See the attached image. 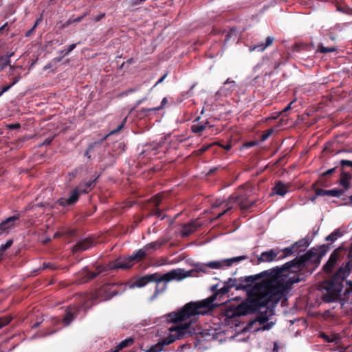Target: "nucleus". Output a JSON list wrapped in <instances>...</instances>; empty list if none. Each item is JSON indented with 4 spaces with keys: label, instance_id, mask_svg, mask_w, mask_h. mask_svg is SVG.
Listing matches in <instances>:
<instances>
[{
    "label": "nucleus",
    "instance_id": "nucleus-1",
    "mask_svg": "<svg viewBox=\"0 0 352 352\" xmlns=\"http://www.w3.org/2000/svg\"><path fill=\"white\" fill-rule=\"evenodd\" d=\"M320 258L316 250H311L299 258H296L280 267H277L255 275L241 277L239 280L229 278L216 295L205 299L211 300L212 307L208 312L214 307L223 304V302L214 303L217 296L228 294L232 288L234 287L236 290L245 289L251 287L254 283L255 285L249 293V301L239 305L236 312L239 315H246L261 307L268 308L273 306L278 302L285 292L294 283L303 280L304 275L299 272L305 267L306 264L309 262H318Z\"/></svg>",
    "mask_w": 352,
    "mask_h": 352
},
{
    "label": "nucleus",
    "instance_id": "nucleus-2",
    "mask_svg": "<svg viewBox=\"0 0 352 352\" xmlns=\"http://www.w3.org/2000/svg\"><path fill=\"white\" fill-rule=\"evenodd\" d=\"M211 307V300H202L190 302L177 312L169 314L167 319L174 323L168 327L169 335L151 346L146 352H160L164 346L173 343L187 333H190V325L197 321L199 316L208 313Z\"/></svg>",
    "mask_w": 352,
    "mask_h": 352
},
{
    "label": "nucleus",
    "instance_id": "nucleus-3",
    "mask_svg": "<svg viewBox=\"0 0 352 352\" xmlns=\"http://www.w3.org/2000/svg\"><path fill=\"white\" fill-rule=\"evenodd\" d=\"M187 276H188V274L184 270L177 268L172 270L164 274L154 273L144 276L136 280L134 283V285L138 287H142L145 286L148 283H156L154 294L149 298V301H153L156 299L159 294L166 291L168 283L173 280L179 281Z\"/></svg>",
    "mask_w": 352,
    "mask_h": 352
},
{
    "label": "nucleus",
    "instance_id": "nucleus-4",
    "mask_svg": "<svg viewBox=\"0 0 352 352\" xmlns=\"http://www.w3.org/2000/svg\"><path fill=\"white\" fill-rule=\"evenodd\" d=\"M351 261L343 263L336 272L333 277L332 285L327 290L323 299L325 302H334L340 300L342 295L341 283L349 275Z\"/></svg>",
    "mask_w": 352,
    "mask_h": 352
},
{
    "label": "nucleus",
    "instance_id": "nucleus-5",
    "mask_svg": "<svg viewBox=\"0 0 352 352\" xmlns=\"http://www.w3.org/2000/svg\"><path fill=\"white\" fill-rule=\"evenodd\" d=\"M134 265L131 256L120 257L114 261L109 263L107 267H98L96 272H91L87 269L85 273L88 276V279H94L97 275L103 271L111 269H128Z\"/></svg>",
    "mask_w": 352,
    "mask_h": 352
},
{
    "label": "nucleus",
    "instance_id": "nucleus-6",
    "mask_svg": "<svg viewBox=\"0 0 352 352\" xmlns=\"http://www.w3.org/2000/svg\"><path fill=\"white\" fill-rule=\"evenodd\" d=\"M248 258V256L243 255V256H235V257H232V258H226V259H223V260L210 261V262L200 265L197 267V269L200 272L207 273L208 268L223 269L224 267L231 266L232 264H234L235 263H239L242 261L246 260Z\"/></svg>",
    "mask_w": 352,
    "mask_h": 352
},
{
    "label": "nucleus",
    "instance_id": "nucleus-7",
    "mask_svg": "<svg viewBox=\"0 0 352 352\" xmlns=\"http://www.w3.org/2000/svg\"><path fill=\"white\" fill-rule=\"evenodd\" d=\"M94 180L87 182L85 184L86 188H82V186H79L72 191L71 195L68 198H61L59 199V204L63 206H71L74 204L78 199L79 196L82 193H87L88 189L92 188Z\"/></svg>",
    "mask_w": 352,
    "mask_h": 352
},
{
    "label": "nucleus",
    "instance_id": "nucleus-8",
    "mask_svg": "<svg viewBox=\"0 0 352 352\" xmlns=\"http://www.w3.org/2000/svg\"><path fill=\"white\" fill-rule=\"evenodd\" d=\"M253 194L252 188L249 186H243L239 188L235 195H232L228 201H227L226 206V210H225L223 212H221L218 214L217 217H220L223 215L226 211L230 210L233 207V204L237 199H240V198H250V197Z\"/></svg>",
    "mask_w": 352,
    "mask_h": 352
},
{
    "label": "nucleus",
    "instance_id": "nucleus-9",
    "mask_svg": "<svg viewBox=\"0 0 352 352\" xmlns=\"http://www.w3.org/2000/svg\"><path fill=\"white\" fill-rule=\"evenodd\" d=\"M19 225V215L9 217L0 223V236L8 234L12 230Z\"/></svg>",
    "mask_w": 352,
    "mask_h": 352
},
{
    "label": "nucleus",
    "instance_id": "nucleus-10",
    "mask_svg": "<svg viewBox=\"0 0 352 352\" xmlns=\"http://www.w3.org/2000/svg\"><path fill=\"white\" fill-rule=\"evenodd\" d=\"M319 337L326 342L333 343L335 344H340L342 340L340 335L334 331L320 332Z\"/></svg>",
    "mask_w": 352,
    "mask_h": 352
},
{
    "label": "nucleus",
    "instance_id": "nucleus-11",
    "mask_svg": "<svg viewBox=\"0 0 352 352\" xmlns=\"http://www.w3.org/2000/svg\"><path fill=\"white\" fill-rule=\"evenodd\" d=\"M236 88V83L234 80L228 78L223 85L219 89L217 94L228 96L230 95Z\"/></svg>",
    "mask_w": 352,
    "mask_h": 352
},
{
    "label": "nucleus",
    "instance_id": "nucleus-12",
    "mask_svg": "<svg viewBox=\"0 0 352 352\" xmlns=\"http://www.w3.org/2000/svg\"><path fill=\"white\" fill-rule=\"evenodd\" d=\"M280 253V250L271 249L268 251L263 252L258 258V263L265 262H272L276 260V257Z\"/></svg>",
    "mask_w": 352,
    "mask_h": 352
},
{
    "label": "nucleus",
    "instance_id": "nucleus-13",
    "mask_svg": "<svg viewBox=\"0 0 352 352\" xmlns=\"http://www.w3.org/2000/svg\"><path fill=\"white\" fill-rule=\"evenodd\" d=\"M200 226L201 223L197 221H192L187 224H184L182 227L180 235L182 237H186L195 232Z\"/></svg>",
    "mask_w": 352,
    "mask_h": 352
},
{
    "label": "nucleus",
    "instance_id": "nucleus-14",
    "mask_svg": "<svg viewBox=\"0 0 352 352\" xmlns=\"http://www.w3.org/2000/svg\"><path fill=\"white\" fill-rule=\"evenodd\" d=\"M290 187L291 184L289 183L285 184L281 181H278L275 184L272 190L274 194L283 197L287 194Z\"/></svg>",
    "mask_w": 352,
    "mask_h": 352
},
{
    "label": "nucleus",
    "instance_id": "nucleus-15",
    "mask_svg": "<svg viewBox=\"0 0 352 352\" xmlns=\"http://www.w3.org/2000/svg\"><path fill=\"white\" fill-rule=\"evenodd\" d=\"M94 246V242L89 239H85L79 241L74 247H73V252H83L91 247Z\"/></svg>",
    "mask_w": 352,
    "mask_h": 352
},
{
    "label": "nucleus",
    "instance_id": "nucleus-16",
    "mask_svg": "<svg viewBox=\"0 0 352 352\" xmlns=\"http://www.w3.org/2000/svg\"><path fill=\"white\" fill-rule=\"evenodd\" d=\"M267 321V317H266L265 316L260 315L252 323L258 322V324L261 325V327L256 329L257 331H265L270 329L274 324V322H268Z\"/></svg>",
    "mask_w": 352,
    "mask_h": 352
},
{
    "label": "nucleus",
    "instance_id": "nucleus-17",
    "mask_svg": "<svg viewBox=\"0 0 352 352\" xmlns=\"http://www.w3.org/2000/svg\"><path fill=\"white\" fill-rule=\"evenodd\" d=\"M338 258V254L333 252L327 262V263L324 265L323 270L326 273H331Z\"/></svg>",
    "mask_w": 352,
    "mask_h": 352
},
{
    "label": "nucleus",
    "instance_id": "nucleus-18",
    "mask_svg": "<svg viewBox=\"0 0 352 352\" xmlns=\"http://www.w3.org/2000/svg\"><path fill=\"white\" fill-rule=\"evenodd\" d=\"M166 242V241L164 239H159L158 241H153L148 244H146L143 248H144V250L146 251L147 255H148V254H151L152 252H155L158 248H160L164 244H165Z\"/></svg>",
    "mask_w": 352,
    "mask_h": 352
},
{
    "label": "nucleus",
    "instance_id": "nucleus-19",
    "mask_svg": "<svg viewBox=\"0 0 352 352\" xmlns=\"http://www.w3.org/2000/svg\"><path fill=\"white\" fill-rule=\"evenodd\" d=\"M274 41L272 36L266 38L265 43H261L258 45H254L250 47V51L257 50L258 52H263L267 47L270 46Z\"/></svg>",
    "mask_w": 352,
    "mask_h": 352
},
{
    "label": "nucleus",
    "instance_id": "nucleus-20",
    "mask_svg": "<svg viewBox=\"0 0 352 352\" xmlns=\"http://www.w3.org/2000/svg\"><path fill=\"white\" fill-rule=\"evenodd\" d=\"M255 199L250 198H240L237 199L235 203L240 207L241 210H247L252 207L255 204Z\"/></svg>",
    "mask_w": 352,
    "mask_h": 352
},
{
    "label": "nucleus",
    "instance_id": "nucleus-21",
    "mask_svg": "<svg viewBox=\"0 0 352 352\" xmlns=\"http://www.w3.org/2000/svg\"><path fill=\"white\" fill-rule=\"evenodd\" d=\"M76 310V307H69L67 309L65 316L63 318V322H64L65 326L69 325L71 323V322L74 320V313Z\"/></svg>",
    "mask_w": 352,
    "mask_h": 352
},
{
    "label": "nucleus",
    "instance_id": "nucleus-22",
    "mask_svg": "<svg viewBox=\"0 0 352 352\" xmlns=\"http://www.w3.org/2000/svg\"><path fill=\"white\" fill-rule=\"evenodd\" d=\"M351 179V175L350 173L344 171L341 173L340 183L345 190H347L349 188Z\"/></svg>",
    "mask_w": 352,
    "mask_h": 352
},
{
    "label": "nucleus",
    "instance_id": "nucleus-23",
    "mask_svg": "<svg viewBox=\"0 0 352 352\" xmlns=\"http://www.w3.org/2000/svg\"><path fill=\"white\" fill-rule=\"evenodd\" d=\"M147 255L146 251L144 250V248L139 249L135 252H134L132 255H131V258L133 262H134V264L142 260Z\"/></svg>",
    "mask_w": 352,
    "mask_h": 352
},
{
    "label": "nucleus",
    "instance_id": "nucleus-24",
    "mask_svg": "<svg viewBox=\"0 0 352 352\" xmlns=\"http://www.w3.org/2000/svg\"><path fill=\"white\" fill-rule=\"evenodd\" d=\"M166 98H164L162 100L160 106L154 108L142 109L141 110H140V113H142V116H147L151 111H159L160 109H162L163 107L166 104Z\"/></svg>",
    "mask_w": 352,
    "mask_h": 352
},
{
    "label": "nucleus",
    "instance_id": "nucleus-25",
    "mask_svg": "<svg viewBox=\"0 0 352 352\" xmlns=\"http://www.w3.org/2000/svg\"><path fill=\"white\" fill-rule=\"evenodd\" d=\"M207 127H211V125L209 124L208 122H206L204 124L203 123H194L191 126V129L193 133H199L202 132Z\"/></svg>",
    "mask_w": 352,
    "mask_h": 352
},
{
    "label": "nucleus",
    "instance_id": "nucleus-26",
    "mask_svg": "<svg viewBox=\"0 0 352 352\" xmlns=\"http://www.w3.org/2000/svg\"><path fill=\"white\" fill-rule=\"evenodd\" d=\"M111 287L109 285H104L100 289V290L98 292V295H100V294L102 292H109V294L107 295V296L105 298L101 299V300L109 299V298H111L112 296L116 295V292L111 291Z\"/></svg>",
    "mask_w": 352,
    "mask_h": 352
},
{
    "label": "nucleus",
    "instance_id": "nucleus-27",
    "mask_svg": "<svg viewBox=\"0 0 352 352\" xmlns=\"http://www.w3.org/2000/svg\"><path fill=\"white\" fill-rule=\"evenodd\" d=\"M310 244V239L309 236H306L303 239H300L297 242H296L294 245L296 248H297V251L299 248H307Z\"/></svg>",
    "mask_w": 352,
    "mask_h": 352
},
{
    "label": "nucleus",
    "instance_id": "nucleus-28",
    "mask_svg": "<svg viewBox=\"0 0 352 352\" xmlns=\"http://www.w3.org/2000/svg\"><path fill=\"white\" fill-rule=\"evenodd\" d=\"M133 341V339L131 338H128L126 339H125L124 340H122L117 346H116V349L115 351H113V352H118V351L129 346L130 344H132Z\"/></svg>",
    "mask_w": 352,
    "mask_h": 352
},
{
    "label": "nucleus",
    "instance_id": "nucleus-29",
    "mask_svg": "<svg viewBox=\"0 0 352 352\" xmlns=\"http://www.w3.org/2000/svg\"><path fill=\"white\" fill-rule=\"evenodd\" d=\"M282 252H284L285 254L280 258V259L284 258L287 256L292 255L295 252H297V248H296L293 244L291 247L283 249Z\"/></svg>",
    "mask_w": 352,
    "mask_h": 352
},
{
    "label": "nucleus",
    "instance_id": "nucleus-30",
    "mask_svg": "<svg viewBox=\"0 0 352 352\" xmlns=\"http://www.w3.org/2000/svg\"><path fill=\"white\" fill-rule=\"evenodd\" d=\"M12 244V240H8L6 241V243L3 245H1L0 247V261L3 258V252L9 248Z\"/></svg>",
    "mask_w": 352,
    "mask_h": 352
},
{
    "label": "nucleus",
    "instance_id": "nucleus-31",
    "mask_svg": "<svg viewBox=\"0 0 352 352\" xmlns=\"http://www.w3.org/2000/svg\"><path fill=\"white\" fill-rule=\"evenodd\" d=\"M340 236L341 234L338 230L334 231L326 237V241L333 242L336 241Z\"/></svg>",
    "mask_w": 352,
    "mask_h": 352
},
{
    "label": "nucleus",
    "instance_id": "nucleus-32",
    "mask_svg": "<svg viewBox=\"0 0 352 352\" xmlns=\"http://www.w3.org/2000/svg\"><path fill=\"white\" fill-rule=\"evenodd\" d=\"M76 43L71 44L65 50H61L59 53L62 55V57H64L68 55L76 47Z\"/></svg>",
    "mask_w": 352,
    "mask_h": 352
},
{
    "label": "nucleus",
    "instance_id": "nucleus-33",
    "mask_svg": "<svg viewBox=\"0 0 352 352\" xmlns=\"http://www.w3.org/2000/svg\"><path fill=\"white\" fill-rule=\"evenodd\" d=\"M10 60L4 56L0 57V72L2 71L7 65H10Z\"/></svg>",
    "mask_w": 352,
    "mask_h": 352
},
{
    "label": "nucleus",
    "instance_id": "nucleus-34",
    "mask_svg": "<svg viewBox=\"0 0 352 352\" xmlns=\"http://www.w3.org/2000/svg\"><path fill=\"white\" fill-rule=\"evenodd\" d=\"M329 196L340 197L344 193V191L342 190L333 189V190H329Z\"/></svg>",
    "mask_w": 352,
    "mask_h": 352
},
{
    "label": "nucleus",
    "instance_id": "nucleus-35",
    "mask_svg": "<svg viewBox=\"0 0 352 352\" xmlns=\"http://www.w3.org/2000/svg\"><path fill=\"white\" fill-rule=\"evenodd\" d=\"M126 121V118H125L122 122L118 126V127L116 129L112 130L109 132V135L115 134L118 132H119L124 126Z\"/></svg>",
    "mask_w": 352,
    "mask_h": 352
},
{
    "label": "nucleus",
    "instance_id": "nucleus-36",
    "mask_svg": "<svg viewBox=\"0 0 352 352\" xmlns=\"http://www.w3.org/2000/svg\"><path fill=\"white\" fill-rule=\"evenodd\" d=\"M336 49L335 47H327L323 45L319 46V51L322 53H328L335 52Z\"/></svg>",
    "mask_w": 352,
    "mask_h": 352
},
{
    "label": "nucleus",
    "instance_id": "nucleus-37",
    "mask_svg": "<svg viewBox=\"0 0 352 352\" xmlns=\"http://www.w3.org/2000/svg\"><path fill=\"white\" fill-rule=\"evenodd\" d=\"M11 320L9 316H5L0 318V329L8 324Z\"/></svg>",
    "mask_w": 352,
    "mask_h": 352
},
{
    "label": "nucleus",
    "instance_id": "nucleus-38",
    "mask_svg": "<svg viewBox=\"0 0 352 352\" xmlns=\"http://www.w3.org/2000/svg\"><path fill=\"white\" fill-rule=\"evenodd\" d=\"M148 93L144 96L143 97L142 99L138 100L135 104V106L131 109V111H132L133 110H134L135 108H137L139 105H140L143 102H144L145 100H147L148 98Z\"/></svg>",
    "mask_w": 352,
    "mask_h": 352
},
{
    "label": "nucleus",
    "instance_id": "nucleus-39",
    "mask_svg": "<svg viewBox=\"0 0 352 352\" xmlns=\"http://www.w3.org/2000/svg\"><path fill=\"white\" fill-rule=\"evenodd\" d=\"M346 284H347V288L345 289L344 294V295L351 294H352V281H351V280L347 281Z\"/></svg>",
    "mask_w": 352,
    "mask_h": 352
},
{
    "label": "nucleus",
    "instance_id": "nucleus-40",
    "mask_svg": "<svg viewBox=\"0 0 352 352\" xmlns=\"http://www.w3.org/2000/svg\"><path fill=\"white\" fill-rule=\"evenodd\" d=\"M43 269H50L51 270H54L56 269V267L54 263H43Z\"/></svg>",
    "mask_w": 352,
    "mask_h": 352
},
{
    "label": "nucleus",
    "instance_id": "nucleus-41",
    "mask_svg": "<svg viewBox=\"0 0 352 352\" xmlns=\"http://www.w3.org/2000/svg\"><path fill=\"white\" fill-rule=\"evenodd\" d=\"M329 190L318 189L316 191V196H329Z\"/></svg>",
    "mask_w": 352,
    "mask_h": 352
},
{
    "label": "nucleus",
    "instance_id": "nucleus-42",
    "mask_svg": "<svg viewBox=\"0 0 352 352\" xmlns=\"http://www.w3.org/2000/svg\"><path fill=\"white\" fill-rule=\"evenodd\" d=\"M340 164L342 166L352 167V161L347 160H342L340 161Z\"/></svg>",
    "mask_w": 352,
    "mask_h": 352
},
{
    "label": "nucleus",
    "instance_id": "nucleus-43",
    "mask_svg": "<svg viewBox=\"0 0 352 352\" xmlns=\"http://www.w3.org/2000/svg\"><path fill=\"white\" fill-rule=\"evenodd\" d=\"M162 201L161 195H156L153 198V202L155 206H158Z\"/></svg>",
    "mask_w": 352,
    "mask_h": 352
},
{
    "label": "nucleus",
    "instance_id": "nucleus-44",
    "mask_svg": "<svg viewBox=\"0 0 352 352\" xmlns=\"http://www.w3.org/2000/svg\"><path fill=\"white\" fill-rule=\"evenodd\" d=\"M105 16L104 13H100L98 14H96L94 16L93 20L96 22L100 21L102 19H103Z\"/></svg>",
    "mask_w": 352,
    "mask_h": 352
},
{
    "label": "nucleus",
    "instance_id": "nucleus-45",
    "mask_svg": "<svg viewBox=\"0 0 352 352\" xmlns=\"http://www.w3.org/2000/svg\"><path fill=\"white\" fill-rule=\"evenodd\" d=\"M336 169V167L330 168V169L327 170V171L324 172L322 173V175L323 176L330 175H331L335 171Z\"/></svg>",
    "mask_w": 352,
    "mask_h": 352
},
{
    "label": "nucleus",
    "instance_id": "nucleus-46",
    "mask_svg": "<svg viewBox=\"0 0 352 352\" xmlns=\"http://www.w3.org/2000/svg\"><path fill=\"white\" fill-rule=\"evenodd\" d=\"M139 89H140V87H135V88L129 89H128V90L125 91L124 92V94H124V95H128V94H131V93H133V92H135V91H136L139 90Z\"/></svg>",
    "mask_w": 352,
    "mask_h": 352
},
{
    "label": "nucleus",
    "instance_id": "nucleus-47",
    "mask_svg": "<svg viewBox=\"0 0 352 352\" xmlns=\"http://www.w3.org/2000/svg\"><path fill=\"white\" fill-rule=\"evenodd\" d=\"M52 140L53 138L49 137L44 140V142L42 143V145H48L52 142Z\"/></svg>",
    "mask_w": 352,
    "mask_h": 352
},
{
    "label": "nucleus",
    "instance_id": "nucleus-48",
    "mask_svg": "<svg viewBox=\"0 0 352 352\" xmlns=\"http://www.w3.org/2000/svg\"><path fill=\"white\" fill-rule=\"evenodd\" d=\"M40 21V20H37V21H36V23H35V24H34V25L33 26V28H32L31 30H30L29 31H28V32H27V33H26V36H30V35H31V34L34 32V29H35V28H36V25L38 24V21Z\"/></svg>",
    "mask_w": 352,
    "mask_h": 352
},
{
    "label": "nucleus",
    "instance_id": "nucleus-49",
    "mask_svg": "<svg viewBox=\"0 0 352 352\" xmlns=\"http://www.w3.org/2000/svg\"><path fill=\"white\" fill-rule=\"evenodd\" d=\"M12 87V85H9L8 86H4L1 88V92L5 93L8 91L11 87Z\"/></svg>",
    "mask_w": 352,
    "mask_h": 352
},
{
    "label": "nucleus",
    "instance_id": "nucleus-50",
    "mask_svg": "<svg viewBox=\"0 0 352 352\" xmlns=\"http://www.w3.org/2000/svg\"><path fill=\"white\" fill-rule=\"evenodd\" d=\"M87 15V14L85 13L84 15H82V16H79V17H77L74 19H73V22H75V23H78V22H80L82 21V19Z\"/></svg>",
    "mask_w": 352,
    "mask_h": 352
},
{
    "label": "nucleus",
    "instance_id": "nucleus-51",
    "mask_svg": "<svg viewBox=\"0 0 352 352\" xmlns=\"http://www.w3.org/2000/svg\"><path fill=\"white\" fill-rule=\"evenodd\" d=\"M20 79H21V76H20V75H19V76H16V77L14 78V80H13L12 82L10 85H12V86H13V85H14L16 83H17V82L20 80Z\"/></svg>",
    "mask_w": 352,
    "mask_h": 352
},
{
    "label": "nucleus",
    "instance_id": "nucleus-52",
    "mask_svg": "<svg viewBox=\"0 0 352 352\" xmlns=\"http://www.w3.org/2000/svg\"><path fill=\"white\" fill-rule=\"evenodd\" d=\"M212 291H213L214 292H215V293L212 295V296H214V295H216V294H217V293L219 292V289H218V290H217V285H214V286H212ZM211 297H212V296H211ZM209 298H210V296Z\"/></svg>",
    "mask_w": 352,
    "mask_h": 352
},
{
    "label": "nucleus",
    "instance_id": "nucleus-53",
    "mask_svg": "<svg viewBox=\"0 0 352 352\" xmlns=\"http://www.w3.org/2000/svg\"><path fill=\"white\" fill-rule=\"evenodd\" d=\"M272 129H271L270 131H269L266 134H264L263 135V140H266L270 135L271 133H272Z\"/></svg>",
    "mask_w": 352,
    "mask_h": 352
},
{
    "label": "nucleus",
    "instance_id": "nucleus-54",
    "mask_svg": "<svg viewBox=\"0 0 352 352\" xmlns=\"http://www.w3.org/2000/svg\"><path fill=\"white\" fill-rule=\"evenodd\" d=\"M167 74H164L163 76H162L157 81V82L155 83V86H156L157 85L161 83L164 79L166 77Z\"/></svg>",
    "mask_w": 352,
    "mask_h": 352
},
{
    "label": "nucleus",
    "instance_id": "nucleus-55",
    "mask_svg": "<svg viewBox=\"0 0 352 352\" xmlns=\"http://www.w3.org/2000/svg\"><path fill=\"white\" fill-rule=\"evenodd\" d=\"M293 103V102H290L287 107H285L283 109V112H287V111H289L290 109H291V105Z\"/></svg>",
    "mask_w": 352,
    "mask_h": 352
},
{
    "label": "nucleus",
    "instance_id": "nucleus-56",
    "mask_svg": "<svg viewBox=\"0 0 352 352\" xmlns=\"http://www.w3.org/2000/svg\"><path fill=\"white\" fill-rule=\"evenodd\" d=\"M20 127V124H10V129H18Z\"/></svg>",
    "mask_w": 352,
    "mask_h": 352
},
{
    "label": "nucleus",
    "instance_id": "nucleus-57",
    "mask_svg": "<svg viewBox=\"0 0 352 352\" xmlns=\"http://www.w3.org/2000/svg\"><path fill=\"white\" fill-rule=\"evenodd\" d=\"M73 22V19H69L66 23L65 24L63 25V27H67L69 25L72 24Z\"/></svg>",
    "mask_w": 352,
    "mask_h": 352
},
{
    "label": "nucleus",
    "instance_id": "nucleus-58",
    "mask_svg": "<svg viewBox=\"0 0 352 352\" xmlns=\"http://www.w3.org/2000/svg\"><path fill=\"white\" fill-rule=\"evenodd\" d=\"M222 147L226 150H230L231 148V144H228L226 145L222 146Z\"/></svg>",
    "mask_w": 352,
    "mask_h": 352
},
{
    "label": "nucleus",
    "instance_id": "nucleus-59",
    "mask_svg": "<svg viewBox=\"0 0 352 352\" xmlns=\"http://www.w3.org/2000/svg\"><path fill=\"white\" fill-rule=\"evenodd\" d=\"M14 55V52H11L8 54L6 56H4L5 58H8V60H10V57H12Z\"/></svg>",
    "mask_w": 352,
    "mask_h": 352
},
{
    "label": "nucleus",
    "instance_id": "nucleus-60",
    "mask_svg": "<svg viewBox=\"0 0 352 352\" xmlns=\"http://www.w3.org/2000/svg\"><path fill=\"white\" fill-rule=\"evenodd\" d=\"M81 308L82 309H87V305L85 303H84V304L82 305Z\"/></svg>",
    "mask_w": 352,
    "mask_h": 352
},
{
    "label": "nucleus",
    "instance_id": "nucleus-61",
    "mask_svg": "<svg viewBox=\"0 0 352 352\" xmlns=\"http://www.w3.org/2000/svg\"><path fill=\"white\" fill-rule=\"evenodd\" d=\"M317 197H318V196H316V195L315 197H314L311 199V201H314Z\"/></svg>",
    "mask_w": 352,
    "mask_h": 352
},
{
    "label": "nucleus",
    "instance_id": "nucleus-62",
    "mask_svg": "<svg viewBox=\"0 0 352 352\" xmlns=\"http://www.w3.org/2000/svg\"><path fill=\"white\" fill-rule=\"evenodd\" d=\"M275 351H277L276 344H274V352H275Z\"/></svg>",
    "mask_w": 352,
    "mask_h": 352
},
{
    "label": "nucleus",
    "instance_id": "nucleus-63",
    "mask_svg": "<svg viewBox=\"0 0 352 352\" xmlns=\"http://www.w3.org/2000/svg\"><path fill=\"white\" fill-rule=\"evenodd\" d=\"M50 67V65H45V69H48Z\"/></svg>",
    "mask_w": 352,
    "mask_h": 352
},
{
    "label": "nucleus",
    "instance_id": "nucleus-64",
    "mask_svg": "<svg viewBox=\"0 0 352 352\" xmlns=\"http://www.w3.org/2000/svg\"><path fill=\"white\" fill-rule=\"evenodd\" d=\"M349 199H350V201H351V204H352V196H351V197H349Z\"/></svg>",
    "mask_w": 352,
    "mask_h": 352
}]
</instances>
